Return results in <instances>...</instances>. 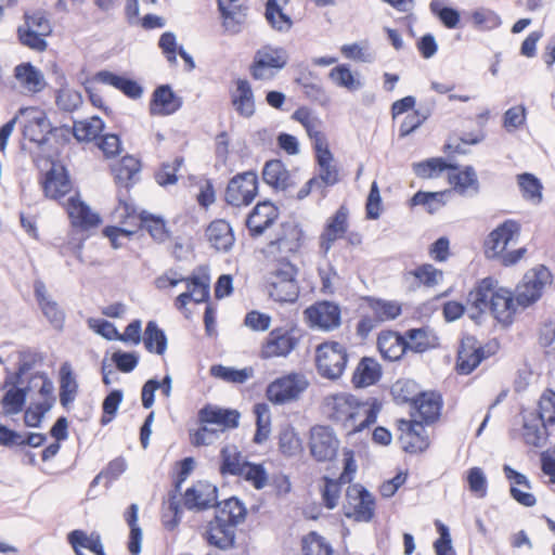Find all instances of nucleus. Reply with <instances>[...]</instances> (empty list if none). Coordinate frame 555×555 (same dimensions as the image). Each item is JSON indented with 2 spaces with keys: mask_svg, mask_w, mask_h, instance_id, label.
Wrapping results in <instances>:
<instances>
[{
  "mask_svg": "<svg viewBox=\"0 0 555 555\" xmlns=\"http://www.w3.org/2000/svg\"><path fill=\"white\" fill-rule=\"evenodd\" d=\"M288 3V0H275V5L270 8L266 3V18L271 27L278 31H288L293 26L292 18L283 12V8Z\"/></svg>",
  "mask_w": 555,
  "mask_h": 555,
  "instance_id": "c03bdc74",
  "label": "nucleus"
},
{
  "mask_svg": "<svg viewBox=\"0 0 555 555\" xmlns=\"http://www.w3.org/2000/svg\"><path fill=\"white\" fill-rule=\"evenodd\" d=\"M304 555H332L333 550L323 537L312 531L302 538Z\"/></svg>",
  "mask_w": 555,
  "mask_h": 555,
  "instance_id": "13d9d810",
  "label": "nucleus"
},
{
  "mask_svg": "<svg viewBox=\"0 0 555 555\" xmlns=\"http://www.w3.org/2000/svg\"><path fill=\"white\" fill-rule=\"evenodd\" d=\"M305 234L296 220L282 222L275 233V238L269 243L271 251L276 250L286 257L298 253L304 244Z\"/></svg>",
  "mask_w": 555,
  "mask_h": 555,
  "instance_id": "f8f14e48",
  "label": "nucleus"
},
{
  "mask_svg": "<svg viewBox=\"0 0 555 555\" xmlns=\"http://www.w3.org/2000/svg\"><path fill=\"white\" fill-rule=\"evenodd\" d=\"M412 405L418 412L423 423L433 424L440 417L442 398L435 391L421 392L412 400Z\"/></svg>",
  "mask_w": 555,
  "mask_h": 555,
  "instance_id": "a878e982",
  "label": "nucleus"
},
{
  "mask_svg": "<svg viewBox=\"0 0 555 555\" xmlns=\"http://www.w3.org/2000/svg\"><path fill=\"white\" fill-rule=\"evenodd\" d=\"M279 217V209L269 201L258 203L246 219L250 236L258 237L270 228Z\"/></svg>",
  "mask_w": 555,
  "mask_h": 555,
  "instance_id": "412c9836",
  "label": "nucleus"
},
{
  "mask_svg": "<svg viewBox=\"0 0 555 555\" xmlns=\"http://www.w3.org/2000/svg\"><path fill=\"white\" fill-rule=\"evenodd\" d=\"M377 347L382 357L389 361H398L409 350L406 337L395 331H383L377 337Z\"/></svg>",
  "mask_w": 555,
  "mask_h": 555,
  "instance_id": "b1692460",
  "label": "nucleus"
},
{
  "mask_svg": "<svg viewBox=\"0 0 555 555\" xmlns=\"http://www.w3.org/2000/svg\"><path fill=\"white\" fill-rule=\"evenodd\" d=\"M104 128V122L100 117L75 121L73 126V135L79 142L95 140Z\"/></svg>",
  "mask_w": 555,
  "mask_h": 555,
  "instance_id": "a18cd8bd",
  "label": "nucleus"
},
{
  "mask_svg": "<svg viewBox=\"0 0 555 555\" xmlns=\"http://www.w3.org/2000/svg\"><path fill=\"white\" fill-rule=\"evenodd\" d=\"M60 402L63 408L69 409L78 393V383L69 362L60 367Z\"/></svg>",
  "mask_w": 555,
  "mask_h": 555,
  "instance_id": "f704fd0d",
  "label": "nucleus"
},
{
  "mask_svg": "<svg viewBox=\"0 0 555 555\" xmlns=\"http://www.w3.org/2000/svg\"><path fill=\"white\" fill-rule=\"evenodd\" d=\"M348 353L338 341L323 343L315 351V363L319 374L328 379L339 378L347 365Z\"/></svg>",
  "mask_w": 555,
  "mask_h": 555,
  "instance_id": "423d86ee",
  "label": "nucleus"
},
{
  "mask_svg": "<svg viewBox=\"0 0 555 555\" xmlns=\"http://www.w3.org/2000/svg\"><path fill=\"white\" fill-rule=\"evenodd\" d=\"M206 236L211 246L219 251H229L235 242L230 223L222 219L210 222L206 229Z\"/></svg>",
  "mask_w": 555,
  "mask_h": 555,
  "instance_id": "c756f323",
  "label": "nucleus"
},
{
  "mask_svg": "<svg viewBox=\"0 0 555 555\" xmlns=\"http://www.w3.org/2000/svg\"><path fill=\"white\" fill-rule=\"evenodd\" d=\"M231 104L238 116L250 118L256 112L255 95L247 79L235 80V90L231 92Z\"/></svg>",
  "mask_w": 555,
  "mask_h": 555,
  "instance_id": "5701e85b",
  "label": "nucleus"
},
{
  "mask_svg": "<svg viewBox=\"0 0 555 555\" xmlns=\"http://www.w3.org/2000/svg\"><path fill=\"white\" fill-rule=\"evenodd\" d=\"M319 166L318 173L311 179L317 180V189L320 190L322 197L326 196V190L339 182V171L336 165H333V154L330 150H323L315 154Z\"/></svg>",
  "mask_w": 555,
  "mask_h": 555,
  "instance_id": "4be33fe9",
  "label": "nucleus"
},
{
  "mask_svg": "<svg viewBox=\"0 0 555 555\" xmlns=\"http://www.w3.org/2000/svg\"><path fill=\"white\" fill-rule=\"evenodd\" d=\"M430 12L449 29L456 28L460 23V12L451 7H446L443 0H431Z\"/></svg>",
  "mask_w": 555,
  "mask_h": 555,
  "instance_id": "5fc2aeb1",
  "label": "nucleus"
},
{
  "mask_svg": "<svg viewBox=\"0 0 555 555\" xmlns=\"http://www.w3.org/2000/svg\"><path fill=\"white\" fill-rule=\"evenodd\" d=\"M201 424H216L225 428L238 426L240 413L236 410L221 409L210 404L205 405L198 412Z\"/></svg>",
  "mask_w": 555,
  "mask_h": 555,
  "instance_id": "c85d7f7f",
  "label": "nucleus"
},
{
  "mask_svg": "<svg viewBox=\"0 0 555 555\" xmlns=\"http://www.w3.org/2000/svg\"><path fill=\"white\" fill-rule=\"evenodd\" d=\"M95 80L112 86L132 100L140 99L143 94V87L130 78L119 76L108 70H100L95 74Z\"/></svg>",
  "mask_w": 555,
  "mask_h": 555,
  "instance_id": "bb28decb",
  "label": "nucleus"
},
{
  "mask_svg": "<svg viewBox=\"0 0 555 555\" xmlns=\"http://www.w3.org/2000/svg\"><path fill=\"white\" fill-rule=\"evenodd\" d=\"M210 375L228 383L243 384L248 379L249 371L216 364L210 367Z\"/></svg>",
  "mask_w": 555,
  "mask_h": 555,
  "instance_id": "e2e57ef3",
  "label": "nucleus"
},
{
  "mask_svg": "<svg viewBox=\"0 0 555 555\" xmlns=\"http://www.w3.org/2000/svg\"><path fill=\"white\" fill-rule=\"evenodd\" d=\"M456 165L449 164L442 157H431L412 164L413 172L421 179H433L439 177L444 170H457Z\"/></svg>",
  "mask_w": 555,
  "mask_h": 555,
  "instance_id": "4c0bfd02",
  "label": "nucleus"
},
{
  "mask_svg": "<svg viewBox=\"0 0 555 555\" xmlns=\"http://www.w3.org/2000/svg\"><path fill=\"white\" fill-rule=\"evenodd\" d=\"M287 63L288 54L284 48L264 44L256 50L249 65V74L255 80H272Z\"/></svg>",
  "mask_w": 555,
  "mask_h": 555,
  "instance_id": "20e7f679",
  "label": "nucleus"
},
{
  "mask_svg": "<svg viewBox=\"0 0 555 555\" xmlns=\"http://www.w3.org/2000/svg\"><path fill=\"white\" fill-rule=\"evenodd\" d=\"M295 82L302 88L305 95L310 101L323 106L330 102V99L321 85L310 81L307 76L297 77Z\"/></svg>",
  "mask_w": 555,
  "mask_h": 555,
  "instance_id": "0e129e2a",
  "label": "nucleus"
},
{
  "mask_svg": "<svg viewBox=\"0 0 555 555\" xmlns=\"http://www.w3.org/2000/svg\"><path fill=\"white\" fill-rule=\"evenodd\" d=\"M257 194L258 176L250 170L237 173L229 181L224 199L231 206H248Z\"/></svg>",
  "mask_w": 555,
  "mask_h": 555,
  "instance_id": "6e6552de",
  "label": "nucleus"
},
{
  "mask_svg": "<svg viewBox=\"0 0 555 555\" xmlns=\"http://www.w3.org/2000/svg\"><path fill=\"white\" fill-rule=\"evenodd\" d=\"M547 426L548 425H544L543 422L540 421V417L533 415V413L524 416L522 435L526 443L540 447L547 436Z\"/></svg>",
  "mask_w": 555,
  "mask_h": 555,
  "instance_id": "79ce46f5",
  "label": "nucleus"
},
{
  "mask_svg": "<svg viewBox=\"0 0 555 555\" xmlns=\"http://www.w3.org/2000/svg\"><path fill=\"white\" fill-rule=\"evenodd\" d=\"M262 179L270 186L285 191L291 186L289 172L280 159H271L264 164Z\"/></svg>",
  "mask_w": 555,
  "mask_h": 555,
  "instance_id": "c9c22d12",
  "label": "nucleus"
},
{
  "mask_svg": "<svg viewBox=\"0 0 555 555\" xmlns=\"http://www.w3.org/2000/svg\"><path fill=\"white\" fill-rule=\"evenodd\" d=\"M218 11L222 18V27L224 31L229 35H237L243 30L246 15L237 13L235 10L230 9L223 2V0H218Z\"/></svg>",
  "mask_w": 555,
  "mask_h": 555,
  "instance_id": "de8ad7c7",
  "label": "nucleus"
},
{
  "mask_svg": "<svg viewBox=\"0 0 555 555\" xmlns=\"http://www.w3.org/2000/svg\"><path fill=\"white\" fill-rule=\"evenodd\" d=\"M61 79V88L56 93L55 103L64 112H74L82 104L81 93L65 86V77Z\"/></svg>",
  "mask_w": 555,
  "mask_h": 555,
  "instance_id": "864d4df0",
  "label": "nucleus"
},
{
  "mask_svg": "<svg viewBox=\"0 0 555 555\" xmlns=\"http://www.w3.org/2000/svg\"><path fill=\"white\" fill-rule=\"evenodd\" d=\"M325 408L333 422L340 423L352 433H359L376 422L380 403L374 399L367 408L366 402H360L353 395L337 393L325 399Z\"/></svg>",
  "mask_w": 555,
  "mask_h": 555,
  "instance_id": "f03ea898",
  "label": "nucleus"
},
{
  "mask_svg": "<svg viewBox=\"0 0 555 555\" xmlns=\"http://www.w3.org/2000/svg\"><path fill=\"white\" fill-rule=\"evenodd\" d=\"M68 542L74 551H77V548H87L94 553V550H96L102 541L100 534L96 532H92L88 535L82 530H73L68 533Z\"/></svg>",
  "mask_w": 555,
  "mask_h": 555,
  "instance_id": "69168bd1",
  "label": "nucleus"
},
{
  "mask_svg": "<svg viewBox=\"0 0 555 555\" xmlns=\"http://www.w3.org/2000/svg\"><path fill=\"white\" fill-rule=\"evenodd\" d=\"M328 77L338 87L346 88L350 91H356L362 88V82L359 79H354L349 65L339 64L332 68Z\"/></svg>",
  "mask_w": 555,
  "mask_h": 555,
  "instance_id": "6e6d98bb",
  "label": "nucleus"
},
{
  "mask_svg": "<svg viewBox=\"0 0 555 555\" xmlns=\"http://www.w3.org/2000/svg\"><path fill=\"white\" fill-rule=\"evenodd\" d=\"M366 301L378 323L397 319L402 308L398 301L367 297Z\"/></svg>",
  "mask_w": 555,
  "mask_h": 555,
  "instance_id": "ea45409f",
  "label": "nucleus"
},
{
  "mask_svg": "<svg viewBox=\"0 0 555 555\" xmlns=\"http://www.w3.org/2000/svg\"><path fill=\"white\" fill-rule=\"evenodd\" d=\"M247 515L244 503L231 496L217 505L214 518L207 522L204 537L209 545L229 550L235 545L236 528Z\"/></svg>",
  "mask_w": 555,
  "mask_h": 555,
  "instance_id": "7ed1b4c3",
  "label": "nucleus"
},
{
  "mask_svg": "<svg viewBox=\"0 0 555 555\" xmlns=\"http://www.w3.org/2000/svg\"><path fill=\"white\" fill-rule=\"evenodd\" d=\"M449 180L460 193H465L468 189H473L475 193L479 191V182L475 169L466 166L464 170L450 175Z\"/></svg>",
  "mask_w": 555,
  "mask_h": 555,
  "instance_id": "4d7b16f0",
  "label": "nucleus"
},
{
  "mask_svg": "<svg viewBox=\"0 0 555 555\" xmlns=\"http://www.w3.org/2000/svg\"><path fill=\"white\" fill-rule=\"evenodd\" d=\"M67 212L73 225L83 230L98 227L101 222L99 215L92 212L86 203L76 197L68 199Z\"/></svg>",
  "mask_w": 555,
  "mask_h": 555,
  "instance_id": "2f4dec72",
  "label": "nucleus"
},
{
  "mask_svg": "<svg viewBox=\"0 0 555 555\" xmlns=\"http://www.w3.org/2000/svg\"><path fill=\"white\" fill-rule=\"evenodd\" d=\"M14 77L20 85L31 93L41 92L46 87L42 73L31 63H21L14 68Z\"/></svg>",
  "mask_w": 555,
  "mask_h": 555,
  "instance_id": "473e14b6",
  "label": "nucleus"
},
{
  "mask_svg": "<svg viewBox=\"0 0 555 555\" xmlns=\"http://www.w3.org/2000/svg\"><path fill=\"white\" fill-rule=\"evenodd\" d=\"M28 387H10L4 393L1 405L5 415H14L20 413L26 402Z\"/></svg>",
  "mask_w": 555,
  "mask_h": 555,
  "instance_id": "09e8293b",
  "label": "nucleus"
},
{
  "mask_svg": "<svg viewBox=\"0 0 555 555\" xmlns=\"http://www.w3.org/2000/svg\"><path fill=\"white\" fill-rule=\"evenodd\" d=\"M382 377L379 363L370 357L360 360L353 375L352 384L357 388H363L376 384Z\"/></svg>",
  "mask_w": 555,
  "mask_h": 555,
  "instance_id": "72a5a7b5",
  "label": "nucleus"
},
{
  "mask_svg": "<svg viewBox=\"0 0 555 555\" xmlns=\"http://www.w3.org/2000/svg\"><path fill=\"white\" fill-rule=\"evenodd\" d=\"M18 113L25 118L23 135L38 146L46 145L53 131V126L46 112L37 107H22Z\"/></svg>",
  "mask_w": 555,
  "mask_h": 555,
  "instance_id": "9b49d317",
  "label": "nucleus"
},
{
  "mask_svg": "<svg viewBox=\"0 0 555 555\" xmlns=\"http://www.w3.org/2000/svg\"><path fill=\"white\" fill-rule=\"evenodd\" d=\"M144 347L149 352L164 354L167 349V336L155 321H149L143 336Z\"/></svg>",
  "mask_w": 555,
  "mask_h": 555,
  "instance_id": "58836bf2",
  "label": "nucleus"
},
{
  "mask_svg": "<svg viewBox=\"0 0 555 555\" xmlns=\"http://www.w3.org/2000/svg\"><path fill=\"white\" fill-rule=\"evenodd\" d=\"M269 296L278 302H295L299 296V286L297 280L269 282L267 285Z\"/></svg>",
  "mask_w": 555,
  "mask_h": 555,
  "instance_id": "37998d69",
  "label": "nucleus"
},
{
  "mask_svg": "<svg viewBox=\"0 0 555 555\" xmlns=\"http://www.w3.org/2000/svg\"><path fill=\"white\" fill-rule=\"evenodd\" d=\"M70 190V180L63 167H52L46 173V178L43 181V191L46 196L52 199H59L68 194Z\"/></svg>",
  "mask_w": 555,
  "mask_h": 555,
  "instance_id": "7c9ffc66",
  "label": "nucleus"
},
{
  "mask_svg": "<svg viewBox=\"0 0 555 555\" xmlns=\"http://www.w3.org/2000/svg\"><path fill=\"white\" fill-rule=\"evenodd\" d=\"M375 508V498L365 487L353 483L347 488L343 505L347 518L358 522H370L374 518Z\"/></svg>",
  "mask_w": 555,
  "mask_h": 555,
  "instance_id": "39448f33",
  "label": "nucleus"
},
{
  "mask_svg": "<svg viewBox=\"0 0 555 555\" xmlns=\"http://www.w3.org/2000/svg\"><path fill=\"white\" fill-rule=\"evenodd\" d=\"M518 186L521 195L526 201L533 204H540L542 202V183L532 173L525 172L517 176Z\"/></svg>",
  "mask_w": 555,
  "mask_h": 555,
  "instance_id": "49530a36",
  "label": "nucleus"
},
{
  "mask_svg": "<svg viewBox=\"0 0 555 555\" xmlns=\"http://www.w3.org/2000/svg\"><path fill=\"white\" fill-rule=\"evenodd\" d=\"M348 216V208L345 205H341L336 212L328 218L324 230L320 235V248L324 254L330 251L335 241L344 237L347 233L349 225Z\"/></svg>",
  "mask_w": 555,
  "mask_h": 555,
  "instance_id": "aec40b11",
  "label": "nucleus"
},
{
  "mask_svg": "<svg viewBox=\"0 0 555 555\" xmlns=\"http://www.w3.org/2000/svg\"><path fill=\"white\" fill-rule=\"evenodd\" d=\"M447 193L417 191L411 198V206H424L427 212L435 214L446 205Z\"/></svg>",
  "mask_w": 555,
  "mask_h": 555,
  "instance_id": "3c124183",
  "label": "nucleus"
},
{
  "mask_svg": "<svg viewBox=\"0 0 555 555\" xmlns=\"http://www.w3.org/2000/svg\"><path fill=\"white\" fill-rule=\"evenodd\" d=\"M185 280L186 288L192 292L193 301L195 304L207 302L210 297V278L208 274L202 276L191 275L183 278Z\"/></svg>",
  "mask_w": 555,
  "mask_h": 555,
  "instance_id": "603ef678",
  "label": "nucleus"
},
{
  "mask_svg": "<svg viewBox=\"0 0 555 555\" xmlns=\"http://www.w3.org/2000/svg\"><path fill=\"white\" fill-rule=\"evenodd\" d=\"M552 273L547 267L540 264L527 271L516 286L515 299L519 307L528 308L537 302L546 284L552 282Z\"/></svg>",
  "mask_w": 555,
  "mask_h": 555,
  "instance_id": "0eeeda50",
  "label": "nucleus"
},
{
  "mask_svg": "<svg viewBox=\"0 0 555 555\" xmlns=\"http://www.w3.org/2000/svg\"><path fill=\"white\" fill-rule=\"evenodd\" d=\"M520 223L507 219L490 232L485 242V253L488 258L500 257L511 242L517 241L520 235Z\"/></svg>",
  "mask_w": 555,
  "mask_h": 555,
  "instance_id": "ddd939ff",
  "label": "nucleus"
},
{
  "mask_svg": "<svg viewBox=\"0 0 555 555\" xmlns=\"http://www.w3.org/2000/svg\"><path fill=\"white\" fill-rule=\"evenodd\" d=\"M517 306L512 292L499 287L491 276L480 280L467 295L468 317L477 324L482 323L489 312L499 323L508 326L513 323Z\"/></svg>",
  "mask_w": 555,
  "mask_h": 555,
  "instance_id": "f257e3e1",
  "label": "nucleus"
},
{
  "mask_svg": "<svg viewBox=\"0 0 555 555\" xmlns=\"http://www.w3.org/2000/svg\"><path fill=\"white\" fill-rule=\"evenodd\" d=\"M218 488L205 480L195 482L188 488L183 495V506L188 511L201 512L219 504Z\"/></svg>",
  "mask_w": 555,
  "mask_h": 555,
  "instance_id": "2eb2a0df",
  "label": "nucleus"
},
{
  "mask_svg": "<svg viewBox=\"0 0 555 555\" xmlns=\"http://www.w3.org/2000/svg\"><path fill=\"white\" fill-rule=\"evenodd\" d=\"M140 220L143 228L147 230L150 235L157 242H165L168 238V231L165 221L146 211L140 214Z\"/></svg>",
  "mask_w": 555,
  "mask_h": 555,
  "instance_id": "680f3d73",
  "label": "nucleus"
},
{
  "mask_svg": "<svg viewBox=\"0 0 555 555\" xmlns=\"http://www.w3.org/2000/svg\"><path fill=\"white\" fill-rule=\"evenodd\" d=\"M34 294L43 315L52 326L57 330L62 328L64 312L59 308L56 301L48 296L46 285L41 280L34 282Z\"/></svg>",
  "mask_w": 555,
  "mask_h": 555,
  "instance_id": "393cba45",
  "label": "nucleus"
},
{
  "mask_svg": "<svg viewBox=\"0 0 555 555\" xmlns=\"http://www.w3.org/2000/svg\"><path fill=\"white\" fill-rule=\"evenodd\" d=\"M339 441L327 426H314L310 430V453L318 462L332 461L338 450Z\"/></svg>",
  "mask_w": 555,
  "mask_h": 555,
  "instance_id": "4468645a",
  "label": "nucleus"
},
{
  "mask_svg": "<svg viewBox=\"0 0 555 555\" xmlns=\"http://www.w3.org/2000/svg\"><path fill=\"white\" fill-rule=\"evenodd\" d=\"M182 104V98L169 85H160L152 93L149 112L152 116H169L178 112Z\"/></svg>",
  "mask_w": 555,
  "mask_h": 555,
  "instance_id": "6ab92c4d",
  "label": "nucleus"
},
{
  "mask_svg": "<svg viewBox=\"0 0 555 555\" xmlns=\"http://www.w3.org/2000/svg\"><path fill=\"white\" fill-rule=\"evenodd\" d=\"M185 480L180 481V477H176L173 481V490L168 495V509L172 513V518L167 519L166 515L163 516V524L166 529L173 530L179 522L181 521L182 517V508L180 505V501L178 500V494L181 491L182 483Z\"/></svg>",
  "mask_w": 555,
  "mask_h": 555,
  "instance_id": "8fccbe9b",
  "label": "nucleus"
},
{
  "mask_svg": "<svg viewBox=\"0 0 555 555\" xmlns=\"http://www.w3.org/2000/svg\"><path fill=\"white\" fill-rule=\"evenodd\" d=\"M398 429L401 431L399 439L405 452H423L429 447L423 422L400 420Z\"/></svg>",
  "mask_w": 555,
  "mask_h": 555,
  "instance_id": "a211bd4d",
  "label": "nucleus"
},
{
  "mask_svg": "<svg viewBox=\"0 0 555 555\" xmlns=\"http://www.w3.org/2000/svg\"><path fill=\"white\" fill-rule=\"evenodd\" d=\"M300 330L297 327L273 328L261 347V358L287 357L299 344Z\"/></svg>",
  "mask_w": 555,
  "mask_h": 555,
  "instance_id": "9d476101",
  "label": "nucleus"
},
{
  "mask_svg": "<svg viewBox=\"0 0 555 555\" xmlns=\"http://www.w3.org/2000/svg\"><path fill=\"white\" fill-rule=\"evenodd\" d=\"M244 469L240 477L250 482L255 489L261 490L268 481V474L261 464L245 462Z\"/></svg>",
  "mask_w": 555,
  "mask_h": 555,
  "instance_id": "338daca9",
  "label": "nucleus"
},
{
  "mask_svg": "<svg viewBox=\"0 0 555 555\" xmlns=\"http://www.w3.org/2000/svg\"><path fill=\"white\" fill-rule=\"evenodd\" d=\"M140 169L139 159L130 155L124 156L120 162L112 166L115 183L128 191L137 182Z\"/></svg>",
  "mask_w": 555,
  "mask_h": 555,
  "instance_id": "cd10ccee",
  "label": "nucleus"
},
{
  "mask_svg": "<svg viewBox=\"0 0 555 555\" xmlns=\"http://www.w3.org/2000/svg\"><path fill=\"white\" fill-rule=\"evenodd\" d=\"M538 417L544 425L555 424V391L546 389L542 392L538 402Z\"/></svg>",
  "mask_w": 555,
  "mask_h": 555,
  "instance_id": "052dcab7",
  "label": "nucleus"
},
{
  "mask_svg": "<svg viewBox=\"0 0 555 555\" xmlns=\"http://www.w3.org/2000/svg\"><path fill=\"white\" fill-rule=\"evenodd\" d=\"M183 162L182 156H177L172 164L164 163L155 173L156 182L162 186L175 184L178 181L177 171L183 165Z\"/></svg>",
  "mask_w": 555,
  "mask_h": 555,
  "instance_id": "774afa93",
  "label": "nucleus"
},
{
  "mask_svg": "<svg viewBox=\"0 0 555 555\" xmlns=\"http://www.w3.org/2000/svg\"><path fill=\"white\" fill-rule=\"evenodd\" d=\"M489 357L482 346L477 344L474 336H465L461 340L456 357V371L459 374H470L483 359Z\"/></svg>",
  "mask_w": 555,
  "mask_h": 555,
  "instance_id": "f3484780",
  "label": "nucleus"
},
{
  "mask_svg": "<svg viewBox=\"0 0 555 555\" xmlns=\"http://www.w3.org/2000/svg\"><path fill=\"white\" fill-rule=\"evenodd\" d=\"M220 474L222 476H241L246 461L236 446H224L220 450Z\"/></svg>",
  "mask_w": 555,
  "mask_h": 555,
  "instance_id": "e433bc0d",
  "label": "nucleus"
},
{
  "mask_svg": "<svg viewBox=\"0 0 555 555\" xmlns=\"http://www.w3.org/2000/svg\"><path fill=\"white\" fill-rule=\"evenodd\" d=\"M308 380L298 373H291L270 383L267 398L274 404L295 401L308 388Z\"/></svg>",
  "mask_w": 555,
  "mask_h": 555,
  "instance_id": "1a4fd4ad",
  "label": "nucleus"
},
{
  "mask_svg": "<svg viewBox=\"0 0 555 555\" xmlns=\"http://www.w3.org/2000/svg\"><path fill=\"white\" fill-rule=\"evenodd\" d=\"M409 350L422 353L436 346L437 337L426 327L411 328L404 334Z\"/></svg>",
  "mask_w": 555,
  "mask_h": 555,
  "instance_id": "a19ab883",
  "label": "nucleus"
},
{
  "mask_svg": "<svg viewBox=\"0 0 555 555\" xmlns=\"http://www.w3.org/2000/svg\"><path fill=\"white\" fill-rule=\"evenodd\" d=\"M306 318L312 326L331 331L340 325V307L333 301H317L305 310Z\"/></svg>",
  "mask_w": 555,
  "mask_h": 555,
  "instance_id": "dca6fc26",
  "label": "nucleus"
},
{
  "mask_svg": "<svg viewBox=\"0 0 555 555\" xmlns=\"http://www.w3.org/2000/svg\"><path fill=\"white\" fill-rule=\"evenodd\" d=\"M409 274L413 275L420 284L426 287H434L443 279V272L430 263H423L411 270Z\"/></svg>",
  "mask_w": 555,
  "mask_h": 555,
  "instance_id": "bf43d9fd",
  "label": "nucleus"
}]
</instances>
